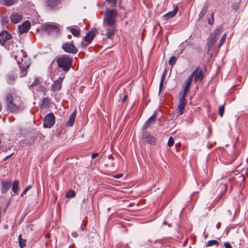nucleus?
Masks as SVG:
<instances>
[{
	"label": "nucleus",
	"instance_id": "nucleus-1",
	"mask_svg": "<svg viewBox=\"0 0 248 248\" xmlns=\"http://www.w3.org/2000/svg\"><path fill=\"white\" fill-rule=\"evenodd\" d=\"M6 101L7 109L11 112H18L24 108L23 103L18 96L13 97L11 94H8L6 96Z\"/></svg>",
	"mask_w": 248,
	"mask_h": 248
},
{
	"label": "nucleus",
	"instance_id": "nucleus-2",
	"mask_svg": "<svg viewBox=\"0 0 248 248\" xmlns=\"http://www.w3.org/2000/svg\"><path fill=\"white\" fill-rule=\"evenodd\" d=\"M15 59L16 60L22 72H25L29 68L31 65L30 60L27 57L26 53L23 50H21L15 56Z\"/></svg>",
	"mask_w": 248,
	"mask_h": 248
},
{
	"label": "nucleus",
	"instance_id": "nucleus-3",
	"mask_svg": "<svg viewBox=\"0 0 248 248\" xmlns=\"http://www.w3.org/2000/svg\"><path fill=\"white\" fill-rule=\"evenodd\" d=\"M117 12L115 9H107L103 18V24L116 26Z\"/></svg>",
	"mask_w": 248,
	"mask_h": 248
},
{
	"label": "nucleus",
	"instance_id": "nucleus-4",
	"mask_svg": "<svg viewBox=\"0 0 248 248\" xmlns=\"http://www.w3.org/2000/svg\"><path fill=\"white\" fill-rule=\"evenodd\" d=\"M72 58L66 55H63L57 59L59 67L62 69L64 72H67L72 64Z\"/></svg>",
	"mask_w": 248,
	"mask_h": 248
},
{
	"label": "nucleus",
	"instance_id": "nucleus-5",
	"mask_svg": "<svg viewBox=\"0 0 248 248\" xmlns=\"http://www.w3.org/2000/svg\"><path fill=\"white\" fill-rule=\"evenodd\" d=\"M100 31L102 35L106 36L108 39H113L116 31V26L103 24V27Z\"/></svg>",
	"mask_w": 248,
	"mask_h": 248
},
{
	"label": "nucleus",
	"instance_id": "nucleus-6",
	"mask_svg": "<svg viewBox=\"0 0 248 248\" xmlns=\"http://www.w3.org/2000/svg\"><path fill=\"white\" fill-rule=\"evenodd\" d=\"M222 31V28L219 27L217 28L213 33H211L207 44V50L209 51L210 48L213 47V46L216 42L218 39V36L220 35Z\"/></svg>",
	"mask_w": 248,
	"mask_h": 248
},
{
	"label": "nucleus",
	"instance_id": "nucleus-7",
	"mask_svg": "<svg viewBox=\"0 0 248 248\" xmlns=\"http://www.w3.org/2000/svg\"><path fill=\"white\" fill-rule=\"evenodd\" d=\"M43 30L48 34H58L60 32V29L57 24H46L43 26Z\"/></svg>",
	"mask_w": 248,
	"mask_h": 248
},
{
	"label": "nucleus",
	"instance_id": "nucleus-8",
	"mask_svg": "<svg viewBox=\"0 0 248 248\" xmlns=\"http://www.w3.org/2000/svg\"><path fill=\"white\" fill-rule=\"evenodd\" d=\"M55 122V116L52 112H50L45 116L43 126L46 128H50L54 124Z\"/></svg>",
	"mask_w": 248,
	"mask_h": 248
},
{
	"label": "nucleus",
	"instance_id": "nucleus-9",
	"mask_svg": "<svg viewBox=\"0 0 248 248\" xmlns=\"http://www.w3.org/2000/svg\"><path fill=\"white\" fill-rule=\"evenodd\" d=\"M62 48L66 52L76 54L78 51V48L74 46L73 41L63 44Z\"/></svg>",
	"mask_w": 248,
	"mask_h": 248
},
{
	"label": "nucleus",
	"instance_id": "nucleus-10",
	"mask_svg": "<svg viewBox=\"0 0 248 248\" xmlns=\"http://www.w3.org/2000/svg\"><path fill=\"white\" fill-rule=\"evenodd\" d=\"M189 76H191V78L194 79L195 83H197L198 81L202 80L203 78V75L201 69L197 67Z\"/></svg>",
	"mask_w": 248,
	"mask_h": 248
},
{
	"label": "nucleus",
	"instance_id": "nucleus-11",
	"mask_svg": "<svg viewBox=\"0 0 248 248\" xmlns=\"http://www.w3.org/2000/svg\"><path fill=\"white\" fill-rule=\"evenodd\" d=\"M186 96V95L184 96V94H182L180 98L179 104L178 106V112L179 115H182L184 112V110L185 108L186 104V100L185 99Z\"/></svg>",
	"mask_w": 248,
	"mask_h": 248
},
{
	"label": "nucleus",
	"instance_id": "nucleus-12",
	"mask_svg": "<svg viewBox=\"0 0 248 248\" xmlns=\"http://www.w3.org/2000/svg\"><path fill=\"white\" fill-rule=\"evenodd\" d=\"M63 77H60L51 85V90L53 92L59 91L62 89Z\"/></svg>",
	"mask_w": 248,
	"mask_h": 248
},
{
	"label": "nucleus",
	"instance_id": "nucleus-13",
	"mask_svg": "<svg viewBox=\"0 0 248 248\" xmlns=\"http://www.w3.org/2000/svg\"><path fill=\"white\" fill-rule=\"evenodd\" d=\"M97 33V30L95 28H92L84 37V40L87 42L86 46L90 44L95 37Z\"/></svg>",
	"mask_w": 248,
	"mask_h": 248
},
{
	"label": "nucleus",
	"instance_id": "nucleus-14",
	"mask_svg": "<svg viewBox=\"0 0 248 248\" xmlns=\"http://www.w3.org/2000/svg\"><path fill=\"white\" fill-rule=\"evenodd\" d=\"M192 80L193 79L191 78V76H189L185 81L183 85V92L182 94H184V96L186 95L188 91L189 90Z\"/></svg>",
	"mask_w": 248,
	"mask_h": 248
},
{
	"label": "nucleus",
	"instance_id": "nucleus-15",
	"mask_svg": "<svg viewBox=\"0 0 248 248\" xmlns=\"http://www.w3.org/2000/svg\"><path fill=\"white\" fill-rule=\"evenodd\" d=\"M12 36L7 31H2L0 33V44L3 46L6 41L10 39Z\"/></svg>",
	"mask_w": 248,
	"mask_h": 248
},
{
	"label": "nucleus",
	"instance_id": "nucleus-16",
	"mask_svg": "<svg viewBox=\"0 0 248 248\" xmlns=\"http://www.w3.org/2000/svg\"><path fill=\"white\" fill-rule=\"evenodd\" d=\"M11 186L10 181L3 180L1 182V192L2 194L6 193Z\"/></svg>",
	"mask_w": 248,
	"mask_h": 248
},
{
	"label": "nucleus",
	"instance_id": "nucleus-17",
	"mask_svg": "<svg viewBox=\"0 0 248 248\" xmlns=\"http://www.w3.org/2000/svg\"><path fill=\"white\" fill-rule=\"evenodd\" d=\"M31 28V24L29 21H26L22 24V25L19 26L18 30L19 33L22 34L23 33L27 32Z\"/></svg>",
	"mask_w": 248,
	"mask_h": 248
},
{
	"label": "nucleus",
	"instance_id": "nucleus-18",
	"mask_svg": "<svg viewBox=\"0 0 248 248\" xmlns=\"http://www.w3.org/2000/svg\"><path fill=\"white\" fill-rule=\"evenodd\" d=\"M146 142L149 144H154L155 142V139L154 137L150 135L148 132H145L142 135Z\"/></svg>",
	"mask_w": 248,
	"mask_h": 248
},
{
	"label": "nucleus",
	"instance_id": "nucleus-19",
	"mask_svg": "<svg viewBox=\"0 0 248 248\" xmlns=\"http://www.w3.org/2000/svg\"><path fill=\"white\" fill-rule=\"evenodd\" d=\"M10 18L13 23L17 24L22 20V16L18 13H13L11 15Z\"/></svg>",
	"mask_w": 248,
	"mask_h": 248
},
{
	"label": "nucleus",
	"instance_id": "nucleus-20",
	"mask_svg": "<svg viewBox=\"0 0 248 248\" xmlns=\"http://www.w3.org/2000/svg\"><path fill=\"white\" fill-rule=\"evenodd\" d=\"M77 115V110L75 109L73 112L71 114V115L69 117L68 121L66 123V126H72L73 125L76 117Z\"/></svg>",
	"mask_w": 248,
	"mask_h": 248
},
{
	"label": "nucleus",
	"instance_id": "nucleus-21",
	"mask_svg": "<svg viewBox=\"0 0 248 248\" xmlns=\"http://www.w3.org/2000/svg\"><path fill=\"white\" fill-rule=\"evenodd\" d=\"M60 2V0H46V4L50 9H53Z\"/></svg>",
	"mask_w": 248,
	"mask_h": 248
},
{
	"label": "nucleus",
	"instance_id": "nucleus-22",
	"mask_svg": "<svg viewBox=\"0 0 248 248\" xmlns=\"http://www.w3.org/2000/svg\"><path fill=\"white\" fill-rule=\"evenodd\" d=\"M178 12V9L176 7L173 11L169 12L164 16L165 20H169L174 17Z\"/></svg>",
	"mask_w": 248,
	"mask_h": 248
},
{
	"label": "nucleus",
	"instance_id": "nucleus-23",
	"mask_svg": "<svg viewBox=\"0 0 248 248\" xmlns=\"http://www.w3.org/2000/svg\"><path fill=\"white\" fill-rule=\"evenodd\" d=\"M41 102L42 103L40 105L41 108L43 109L44 108H48L49 107L50 99L48 98H44L42 100Z\"/></svg>",
	"mask_w": 248,
	"mask_h": 248
},
{
	"label": "nucleus",
	"instance_id": "nucleus-24",
	"mask_svg": "<svg viewBox=\"0 0 248 248\" xmlns=\"http://www.w3.org/2000/svg\"><path fill=\"white\" fill-rule=\"evenodd\" d=\"M208 7H209V4L208 3H206L204 5V6H203V7L202 8V10H201V12L200 13V14L199 15V19H201L205 15V14L206 13V12L208 10Z\"/></svg>",
	"mask_w": 248,
	"mask_h": 248
},
{
	"label": "nucleus",
	"instance_id": "nucleus-25",
	"mask_svg": "<svg viewBox=\"0 0 248 248\" xmlns=\"http://www.w3.org/2000/svg\"><path fill=\"white\" fill-rule=\"evenodd\" d=\"M68 29L70 30L71 33L75 37H78L80 35V30L78 28L73 27H68Z\"/></svg>",
	"mask_w": 248,
	"mask_h": 248
},
{
	"label": "nucleus",
	"instance_id": "nucleus-26",
	"mask_svg": "<svg viewBox=\"0 0 248 248\" xmlns=\"http://www.w3.org/2000/svg\"><path fill=\"white\" fill-rule=\"evenodd\" d=\"M18 185L19 181L17 180H15L12 184V189L15 194H18Z\"/></svg>",
	"mask_w": 248,
	"mask_h": 248
},
{
	"label": "nucleus",
	"instance_id": "nucleus-27",
	"mask_svg": "<svg viewBox=\"0 0 248 248\" xmlns=\"http://www.w3.org/2000/svg\"><path fill=\"white\" fill-rule=\"evenodd\" d=\"M19 246L20 248H23L26 245V240L22 238V234H20L18 238Z\"/></svg>",
	"mask_w": 248,
	"mask_h": 248
},
{
	"label": "nucleus",
	"instance_id": "nucleus-28",
	"mask_svg": "<svg viewBox=\"0 0 248 248\" xmlns=\"http://www.w3.org/2000/svg\"><path fill=\"white\" fill-rule=\"evenodd\" d=\"M76 196L75 192L73 190H69L66 193V197L68 198H72Z\"/></svg>",
	"mask_w": 248,
	"mask_h": 248
},
{
	"label": "nucleus",
	"instance_id": "nucleus-29",
	"mask_svg": "<svg viewBox=\"0 0 248 248\" xmlns=\"http://www.w3.org/2000/svg\"><path fill=\"white\" fill-rule=\"evenodd\" d=\"M219 243L216 240H210L208 242L207 244L206 245V247H211L214 245H216L217 246H218Z\"/></svg>",
	"mask_w": 248,
	"mask_h": 248
},
{
	"label": "nucleus",
	"instance_id": "nucleus-30",
	"mask_svg": "<svg viewBox=\"0 0 248 248\" xmlns=\"http://www.w3.org/2000/svg\"><path fill=\"white\" fill-rule=\"evenodd\" d=\"M15 0H3V4L6 6L12 5L15 2Z\"/></svg>",
	"mask_w": 248,
	"mask_h": 248
},
{
	"label": "nucleus",
	"instance_id": "nucleus-31",
	"mask_svg": "<svg viewBox=\"0 0 248 248\" xmlns=\"http://www.w3.org/2000/svg\"><path fill=\"white\" fill-rule=\"evenodd\" d=\"M227 34L224 33L221 37V39L219 40V44L218 45V48H219L221 46L224 44L226 40Z\"/></svg>",
	"mask_w": 248,
	"mask_h": 248
},
{
	"label": "nucleus",
	"instance_id": "nucleus-32",
	"mask_svg": "<svg viewBox=\"0 0 248 248\" xmlns=\"http://www.w3.org/2000/svg\"><path fill=\"white\" fill-rule=\"evenodd\" d=\"M177 61V58L175 56H171L169 60V64L173 66Z\"/></svg>",
	"mask_w": 248,
	"mask_h": 248
},
{
	"label": "nucleus",
	"instance_id": "nucleus-33",
	"mask_svg": "<svg viewBox=\"0 0 248 248\" xmlns=\"http://www.w3.org/2000/svg\"><path fill=\"white\" fill-rule=\"evenodd\" d=\"M166 70H165L164 71L163 75H162L161 81H160V84H159V90H160V91H161V89H162V88L163 87L164 80L165 77L166 76Z\"/></svg>",
	"mask_w": 248,
	"mask_h": 248
},
{
	"label": "nucleus",
	"instance_id": "nucleus-34",
	"mask_svg": "<svg viewBox=\"0 0 248 248\" xmlns=\"http://www.w3.org/2000/svg\"><path fill=\"white\" fill-rule=\"evenodd\" d=\"M39 84V79L38 78H35L33 82L30 85V88L37 86Z\"/></svg>",
	"mask_w": 248,
	"mask_h": 248
},
{
	"label": "nucleus",
	"instance_id": "nucleus-35",
	"mask_svg": "<svg viewBox=\"0 0 248 248\" xmlns=\"http://www.w3.org/2000/svg\"><path fill=\"white\" fill-rule=\"evenodd\" d=\"M224 111V104L222 106H220L218 108V113H219V115L221 117L223 115Z\"/></svg>",
	"mask_w": 248,
	"mask_h": 248
},
{
	"label": "nucleus",
	"instance_id": "nucleus-36",
	"mask_svg": "<svg viewBox=\"0 0 248 248\" xmlns=\"http://www.w3.org/2000/svg\"><path fill=\"white\" fill-rule=\"evenodd\" d=\"M8 22V19L7 17L3 16L1 18V25L5 26Z\"/></svg>",
	"mask_w": 248,
	"mask_h": 248
},
{
	"label": "nucleus",
	"instance_id": "nucleus-37",
	"mask_svg": "<svg viewBox=\"0 0 248 248\" xmlns=\"http://www.w3.org/2000/svg\"><path fill=\"white\" fill-rule=\"evenodd\" d=\"M174 140L172 137H170L168 141V146L169 147L172 146L174 144Z\"/></svg>",
	"mask_w": 248,
	"mask_h": 248
},
{
	"label": "nucleus",
	"instance_id": "nucleus-38",
	"mask_svg": "<svg viewBox=\"0 0 248 248\" xmlns=\"http://www.w3.org/2000/svg\"><path fill=\"white\" fill-rule=\"evenodd\" d=\"M156 111L151 116L149 119V121H150L152 123H154L156 117Z\"/></svg>",
	"mask_w": 248,
	"mask_h": 248
},
{
	"label": "nucleus",
	"instance_id": "nucleus-39",
	"mask_svg": "<svg viewBox=\"0 0 248 248\" xmlns=\"http://www.w3.org/2000/svg\"><path fill=\"white\" fill-rule=\"evenodd\" d=\"M208 23L210 25L214 24V13H212L211 15V18H208L207 20Z\"/></svg>",
	"mask_w": 248,
	"mask_h": 248
},
{
	"label": "nucleus",
	"instance_id": "nucleus-40",
	"mask_svg": "<svg viewBox=\"0 0 248 248\" xmlns=\"http://www.w3.org/2000/svg\"><path fill=\"white\" fill-rule=\"evenodd\" d=\"M240 7V3H234L232 4V8L235 11H237L239 9Z\"/></svg>",
	"mask_w": 248,
	"mask_h": 248
},
{
	"label": "nucleus",
	"instance_id": "nucleus-41",
	"mask_svg": "<svg viewBox=\"0 0 248 248\" xmlns=\"http://www.w3.org/2000/svg\"><path fill=\"white\" fill-rule=\"evenodd\" d=\"M31 186H28L25 189L23 190V192L21 194V196L22 197L24 194H25L27 191L31 188Z\"/></svg>",
	"mask_w": 248,
	"mask_h": 248
},
{
	"label": "nucleus",
	"instance_id": "nucleus-42",
	"mask_svg": "<svg viewBox=\"0 0 248 248\" xmlns=\"http://www.w3.org/2000/svg\"><path fill=\"white\" fill-rule=\"evenodd\" d=\"M152 123L150 121H149V120H148L145 123L143 127L144 129L147 128Z\"/></svg>",
	"mask_w": 248,
	"mask_h": 248
},
{
	"label": "nucleus",
	"instance_id": "nucleus-43",
	"mask_svg": "<svg viewBox=\"0 0 248 248\" xmlns=\"http://www.w3.org/2000/svg\"><path fill=\"white\" fill-rule=\"evenodd\" d=\"M219 187L221 188V189H224L225 191H226L228 187L226 186V185L225 184H221L220 186H219Z\"/></svg>",
	"mask_w": 248,
	"mask_h": 248
},
{
	"label": "nucleus",
	"instance_id": "nucleus-44",
	"mask_svg": "<svg viewBox=\"0 0 248 248\" xmlns=\"http://www.w3.org/2000/svg\"><path fill=\"white\" fill-rule=\"evenodd\" d=\"M224 247L225 248H232V247L231 245V244L228 242L225 243Z\"/></svg>",
	"mask_w": 248,
	"mask_h": 248
},
{
	"label": "nucleus",
	"instance_id": "nucleus-45",
	"mask_svg": "<svg viewBox=\"0 0 248 248\" xmlns=\"http://www.w3.org/2000/svg\"><path fill=\"white\" fill-rule=\"evenodd\" d=\"M123 176V174L121 173V174H119L113 175V177L116 179H119V178H120L121 177H122Z\"/></svg>",
	"mask_w": 248,
	"mask_h": 248
},
{
	"label": "nucleus",
	"instance_id": "nucleus-46",
	"mask_svg": "<svg viewBox=\"0 0 248 248\" xmlns=\"http://www.w3.org/2000/svg\"><path fill=\"white\" fill-rule=\"evenodd\" d=\"M127 97H128V94L127 93H125L124 94L123 98L122 100V102H125L126 100Z\"/></svg>",
	"mask_w": 248,
	"mask_h": 248
},
{
	"label": "nucleus",
	"instance_id": "nucleus-47",
	"mask_svg": "<svg viewBox=\"0 0 248 248\" xmlns=\"http://www.w3.org/2000/svg\"><path fill=\"white\" fill-rule=\"evenodd\" d=\"M117 0H106L108 2L112 4H116Z\"/></svg>",
	"mask_w": 248,
	"mask_h": 248
},
{
	"label": "nucleus",
	"instance_id": "nucleus-48",
	"mask_svg": "<svg viewBox=\"0 0 248 248\" xmlns=\"http://www.w3.org/2000/svg\"><path fill=\"white\" fill-rule=\"evenodd\" d=\"M99 155V154L98 153H94V154H93L92 155V158L93 159H94L96 157L98 156V155Z\"/></svg>",
	"mask_w": 248,
	"mask_h": 248
},
{
	"label": "nucleus",
	"instance_id": "nucleus-49",
	"mask_svg": "<svg viewBox=\"0 0 248 248\" xmlns=\"http://www.w3.org/2000/svg\"><path fill=\"white\" fill-rule=\"evenodd\" d=\"M72 235L75 237V238H76L78 236V233L77 232H73L72 233Z\"/></svg>",
	"mask_w": 248,
	"mask_h": 248
},
{
	"label": "nucleus",
	"instance_id": "nucleus-50",
	"mask_svg": "<svg viewBox=\"0 0 248 248\" xmlns=\"http://www.w3.org/2000/svg\"><path fill=\"white\" fill-rule=\"evenodd\" d=\"M14 155V153H12L11 154V155H7L6 156H5L4 157V158L3 159V160H6L7 159H8V158H9L11 156H12L13 155Z\"/></svg>",
	"mask_w": 248,
	"mask_h": 248
},
{
	"label": "nucleus",
	"instance_id": "nucleus-51",
	"mask_svg": "<svg viewBox=\"0 0 248 248\" xmlns=\"http://www.w3.org/2000/svg\"><path fill=\"white\" fill-rule=\"evenodd\" d=\"M27 227L28 228L30 229V230H31V231L32 230V228H33L32 224H28Z\"/></svg>",
	"mask_w": 248,
	"mask_h": 248
},
{
	"label": "nucleus",
	"instance_id": "nucleus-52",
	"mask_svg": "<svg viewBox=\"0 0 248 248\" xmlns=\"http://www.w3.org/2000/svg\"><path fill=\"white\" fill-rule=\"evenodd\" d=\"M88 200V198H85L82 200V203H86V201Z\"/></svg>",
	"mask_w": 248,
	"mask_h": 248
},
{
	"label": "nucleus",
	"instance_id": "nucleus-53",
	"mask_svg": "<svg viewBox=\"0 0 248 248\" xmlns=\"http://www.w3.org/2000/svg\"><path fill=\"white\" fill-rule=\"evenodd\" d=\"M246 174L248 176V167L246 170Z\"/></svg>",
	"mask_w": 248,
	"mask_h": 248
},
{
	"label": "nucleus",
	"instance_id": "nucleus-54",
	"mask_svg": "<svg viewBox=\"0 0 248 248\" xmlns=\"http://www.w3.org/2000/svg\"><path fill=\"white\" fill-rule=\"evenodd\" d=\"M42 91L45 92V88L44 87H42Z\"/></svg>",
	"mask_w": 248,
	"mask_h": 248
},
{
	"label": "nucleus",
	"instance_id": "nucleus-55",
	"mask_svg": "<svg viewBox=\"0 0 248 248\" xmlns=\"http://www.w3.org/2000/svg\"><path fill=\"white\" fill-rule=\"evenodd\" d=\"M26 75V73H25L24 74V75Z\"/></svg>",
	"mask_w": 248,
	"mask_h": 248
},
{
	"label": "nucleus",
	"instance_id": "nucleus-56",
	"mask_svg": "<svg viewBox=\"0 0 248 248\" xmlns=\"http://www.w3.org/2000/svg\"><path fill=\"white\" fill-rule=\"evenodd\" d=\"M70 37H71V35H69V36H68V38H70Z\"/></svg>",
	"mask_w": 248,
	"mask_h": 248
},
{
	"label": "nucleus",
	"instance_id": "nucleus-57",
	"mask_svg": "<svg viewBox=\"0 0 248 248\" xmlns=\"http://www.w3.org/2000/svg\"><path fill=\"white\" fill-rule=\"evenodd\" d=\"M1 140H0V144L1 143Z\"/></svg>",
	"mask_w": 248,
	"mask_h": 248
}]
</instances>
